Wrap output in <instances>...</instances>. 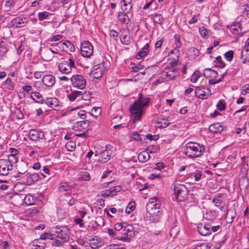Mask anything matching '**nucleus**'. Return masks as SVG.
I'll return each mask as SVG.
<instances>
[{
    "label": "nucleus",
    "instance_id": "nucleus-1",
    "mask_svg": "<svg viewBox=\"0 0 249 249\" xmlns=\"http://www.w3.org/2000/svg\"><path fill=\"white\" fill-rule=\"evenodd\" d=\"M150 102L149 98H143L141 95L136 100L130 108V112L133 117L134 122L140 121L143 113V108L148 106Z\"/></svg>",
    "mask_w": 249,
    "mask_h": 249
},
{
    "label": "nucleus",
    "instance_id": "nucleus-2",
    "mask_svg": "<svg viewBox=\"0 0 249 249\" xmlns=\"http://www.w3.org/2000/svg\"><path fill=\"white\" fill-rule=\"evenodd\" d=\"M203 145L195 142H189L185 144L183 154L191 159L200 157L205 152Z\"/></svg>",
    "mask_w": 249,
    "mask_h": 249
},
{
    "label": "nucleus",
    "instance_id": "nucleus-3",
    "mask_svg": "<svg viewBox=\"0 0 249 249\" xmlns=\"http://www.w3.org/2000/svg\"><path fill=\"white\" fill-rule=\"evenodd\" d=\"M160 205V200L158 197L150 198L146 206V211L153 216L160 215L161 213Z\"/></svg>",
    "mask_w": 249,
    "mask_h": 249
},
{
    "label": "nucleus",
    "instance_id": "nucleus-4",
    "mask_svg": "<svg viewBox=\"0 0 249 249\" xmlns=\"http://www.w3.org/2000/svg\"><path fill=\"white\" fill-rule=\"evenodd\" d=\"M52 232L54 233V238H63L65 240H69L70 232L67 226H56L52 228Z\"/></svg>",
    "mask_w": 249,
    "mask_h": 249
},
{
    "label": "nucleus",
    "instance_id": "nucleus-5",
    "mask_svg": "<svg viewBox=\"0 0 249 249\" xmlns=\"http://www.w3.org/2000/svg\"><path fill=\"white\" fill-rule=\"evenodd\" d=\"M174 191L177 199L179 201H182L187 197L189 191L184 185H176Z\"/></svg>",
    "mask_w": 249,
    "mask_h": 249
},
{
    "label": "nucleus",
    "instance_id": "nucleus-6",
    "mask_svg": "<svg viewBox=\"0 0 249 249\" xmlns=\"http://www.w3.org/2000/svg\"><path fill=\"white\" fill-rule=\"evenodd\" d=\"M71 80L73 87L80 89H83L85 88L86 80L83 76L80 74H75L71 78Z\"/></svg>",
    "mask_w": 249,
    "mask_h": 249
},
{
    "label": "nucleus",
    "instance_id": "nucleus-7",
    "mask_svg": "<svg viewBox=\"0 0 249 249\" xmlns=\"http://www.w3.org/2000/svg\"><path fill=\"white\" fill-rule=\"evenodd\" d=\"M93 53V46L88 41H85L81 44V53L84 57H89Z\"/></svg>",
    "mask_w": 249,
    "mask_h": 249
},
{
    "label": "nucleus",
    "instance_id": "nucleus-8",
    "mask_svg": "<svg viewBox=\"0 0 249 249\" xmlns=\"http://www.w3.org/2000/svg\"><path fill=\"white\" fill-rule=\"evenodd\" d=\"M58 68L61 72L68 74L71 72L72 68H75V63L71 59H69L68 61H64L60 63Z\"/></svg>",
    "mask_w": 249,
    "mask_h": 249
},
{
    "label": "nucleus",
    "instance_id": "nucleus-9",
    "mask_svg": "<svg viewBox=\"0 0 249 249\" xmlns=\"http://www.w3.org/2000/svg\"><path fill=\"white\" fill-rule=\"evenodd\" d=\"M29 136L30 139L33 141H36L45 138L44 132L37 129H31L29 132Z\"/></svg>",
    "mask_w": 249,
    "mask_h": 249
},
{
    "label": "nucleus",
    "instance_id": "nucleus-10",
    "mask_svg": "<svg viewBox=\"0 0 249 249\" xmlns=\"http://www.w3.org/2000/svg\"><path fill=\"white\" fill-rule=\"evenodd\" d=\"M87 238L89 241L91 242L90 246L92 249H98L104 246L102 239L97 235L89 236Z\"/></svg>",
    "mask_w": 249,
    "mask_h": 249
},
{
    "label": "nucleus",
    "instance_id": "nucleus-11",
    "mask_svg": "<svg viewBox=\"0 0 249 249\" xmlns=\"http://www.w3.org/2000/svg\"><path fill=\"white\" fill-rule=\"evenodd\" d=\"M111 155L110 145H107L106 150L101 153L99 161L102 163H106L110 160Z\"/></svg>",
    "mask_w": 249,
    "mask_h": 249
},
{
    "label": "nucleus",
    "instance_id": "nucleus-12",
    "mask_svg": "<svg viewBox=\"0 0 249 249\" xmlns=\"http://www.w3.org/2000/svg\"><path fill=\"white\" fill-rule=\"evenodd\" d=\"M45 104L55 110H59L61 108L58 100L56 98H49L45 101Z\"/></svg>",
    "mask_w": 249,
    "mask_h": 249
},
{
    "label": "nucleus",
    "instance_id": "nucleus-13",
    "mask_svg": "<svg viewBox=\"0 0 249 249\" xmlns=\"http://www.w3.org/2000/svg\"><path fill=\"white\" fill-rule=\"evenodd\" d=\"M169 121V116L161 115L158 118L156 123L158 124L159 127L164 128L167 127L170 124Z\"/></svg>",
    "mask_w": 249,
    "mask_h": 249
},
{
    "label": "nucleus",
    "instance_id": "nucleus-14",
    "mask_svg": "<svg viewBox=\"0 0 249 249\" xmlns=\"http://www.w3.org/2000/svg\"><path fill=\"white\" fill-rule=\"evenodd\" d=\"M163 72L165 73V76L168 80H172L179 74L178 71L177 69L170 68L168 66L165 67Z\"/></svg>",
    "mask_w": 249,
    "mask_h": 249
},
{
    "label": "nucleus",
    "instance_id": "nucleus-15",
    "mask_svg": "<svg viewBox=\"0 0 249 249\" xmlns=\"http://www.w3.org/2000/svg\"><path fill=\"white\" fill-rule=\"evenodd\" d=\"M26 177V184L29 185H32L35 182L38 181L40 178V176L37 173H27L25 175Z\"/></svg>",
    "mask_w": 249,
    "mask_h": 249
},
{
    "label": "nucleus",
    "instance_id": "nucleus-16",
    "mask_svg": "<svg viewBox=\"0 0 249 249\" xmlns=\"http://www.w3.org/2000/svg\"><path fill=\"white\" fill-rule=\"evenodd\" d=\"M26 19V18L23 16L16 17L12 20L11 25L15 27L23 26L27 23Z\"/></svg>",
    "mask_w": 249,
    "mask_h": 249
},
{
    "label": "nucleus",
    "instance_id": "nucleus-17",
    "mask_svg": "<svg viewBox=\"0 0 249 249\" xmlns=\"http://www.w3.org/2000/svg\"><path fill=\"white\" fill-rule=\"evenodd\" d=\"M211 225L200 224L197 226L198 232L203 236H208L210 234Z\"/></svg>",
    "mask_w": 249,
    "mask_h": 249
},
{
    "label": "nucleus",
    "instance_id": "nucleus-18",
    "mask_svg": "<svg viewBox=\"0 0 249 249\" xmlns=\"http://www.w3.org/2000/svg\"><path fill=\"white\" fill-rule=\"evenodd\" d=\"M89 124V122L88 120L77 121L73 125L72 129L74 130H81L87 128Z\"/></svg>",
    "mask_w": 249,
    "mask_h": 249
},
{
    "label": "nucleus",
    "instance_id": "nucleus-19",
    "mask_svg": "<svg viewBox=\"0 0 249 249\" xmlns=\"http://www.w3.org/2000/svg\"><path fill=\"white\" fill-rule=\"evenodd\" d=\"M42 82L46 86L51 87L55 83V77L53 75H45L42 78Z\"/></svg>",
    "mask_w": 249,
    "mask_h": 249
},
{
    "label": "nucleus",
    "instance_id": "nucleus-20",
    "mask_svg": "<svg viewBox=\"0 0 249 249\" xmlns=\"http://www.w3.org/2000/svg\"><path fill=\"white\" fill-rule=\"evenodd\" d=\"M107 233L112 238L117 239L119 240L125 241V242H129L130 238L127 237L126 236H119L118 235V233L116 232H114L112 229H108L107 230Z\"/></svg>",
    "mask_w": 249,
    "mask_h": 249
},
{
    "label": "nucleus",
    "instance_id": "nucleus-21",
    "mask_svg": "<svg viewBox=\"0 0 249 249\" xmlns=\"http://www.w3.org/2000/svg\"><path fill=\"white\" fill-rule=\"evenodd\" d=\"M134 228L131 225H129L127 223H124L123 230H122V233L124 235L131 236L133 233Z\"/></svg>",
    "mask_w": 249,
    "mask_h": 249
},
{
    "label": "nucleus",
    "instance_id": "nucleus-22",
    "mask_svg": "<svg viewBox=\"0 0 249 249\" xmlns=\"http://www.w3.org/2000/svg\"><path fill=\"white\" fill-rule=\"evenodd\" d=\"M207 89L209 90V92L205 93V92L203 90H202L199 87H197L196 89L195 94L199 98L202 99H207L211 95L210 89H209L208 88Z\"/></svg>",
    "mask_w": 249,
    "mask_h": 249
},
{
    "label": "nucleus",
    "instance_id": "nucleus-23",
    "mask_svg": "<svg viewBox=\"0 0 249 249\" xmlns=\"http://www.w3.org/2000/svg\"><path fill=\"white\" fill-rule=\"evenodd\" d=\"M209 130L213 133H220L223 130V127L220 123H214L209 126Z\"/></svg>",
    "mask_w": 249,
    "mask_h": 249
},
{
    "label": "nucleus",
    "instance_id": "nucleus-24",
    "mask_svg": "<svg viewBox=\"0 0 249 249\" xmlns=\"http://www.w3.org/2000/svg\"><path fill=\"white\" fill-rule=\"evenodd\" d=\"M236 215V212L234 209H229L227 210L226 219L228 223H231Z\"/></svg>",
    "mask_w": 249,
    "mask_h": 249
},
{
    "label": "nucleus",
    "instance_id": "nucleus-25",
    "mask_svg": "<svg viewBox=\"0 0 249 249\" xmlns=\"http://www.w3.org/2000/svg\"><path fill=\"white\" fill-rule=\"evenodd\" d=\"M149 53V44L146 43L137 53V59H140L145 56Z\"/></svg>",
    "mask_w": 249,
    "mask_h": 249
},
{
    "label": "nucleus",
    "instance_id": "nucleus-26",
    "mask_svg": "<svg viewBox=\"0 0 249 249\" xmlns=\"http://www.w3.org/2000/svg\"><path fill=\"white\" fill-rule=\"evenodd\" d=\"M92 74L94 79H99L101 78L103 75V70L102 68L98 66H95L94 69L92 71Z\"/></svg>",
    "mask_w": 249,
    "mask_h": 249
},
{
    "label": "nucleus",
    "instance_id": "nucleus-27",
    "mask_svg": "<svg viewBox=\"0 0 249 249\" xmlns=\"http://www.w3.org/2000/svg\"><path fill=\"white\" fill-rule=\"evenodd\" d=\"M203 74L206 77H211L212 78H215L218 76L217 72L211 68L205 69Z\"/></svg>",
    "mask_w": 249,
    "mask_h": 249
},
{
    "label": "nucleus",
    "instance_id": "nucleus-28",
    "mask_svg": "<svg viewBox=\"0 0 249 249\" xmlns=\"http://www.w3.org/2000/svg\"><path fill=\"white\" fill-rule=\"evenodd\" d=\"M241 58L243 63L249 61V48L244 47L241 53Z\"/></svg>",
    "mask_w": 249,
    "mask_h": 249
},
{
    "label": "nucleus",
    "instance_id": "nucleus-29",
    "mask_svg": "<svg viewBox=\"0 0 249 249\" xmlns=\"http://www.w3.org/2000/svg\"><path fill=\"white\" fill-rule=\"evenodd\" d=\"M150 158V155L146 151H143L140 153L138 156V159L141 162H145Z\"/></svg>",
    "mask_w": 249,
    "mask_h": 249
},
{
    "label": "nucleus",
    "instance_id": "nucleus-30",
    "mask_svg": "<svg viewBox=\"0 0 249 249\" xmlns=\"http://www.w3.org/2000/svg\"><path fill=\"white\" fill-rule=\"evenodd\" d=\"M128 13H125L124 12H120L118 15V18L122 23L127 24L129 21V17L127 15Z\"/></svg>",
    "mask_w": 249,
    "mask_h": 249
},
{
    "label": "nucleus",
    "instance_id": "nucleus-31",
    "mask_svg": "<svg viewBox=\"0 0 249 249\" xmlns=\"http://www.w3.org/2000/svg\"><path fill=\"white\" fill-rule=\"evenodd\" d=\"M31 97L33 100L38 103H43L44 100L42 95L37 92L32 91L31 92Z\"/></svg>",
    "mask_w": 249,
    "mask_h": 249
},
{
    "label": "nucleus",
    "instance_id": "nucleus-32",
    "mask_svg": "<svg viewBox=\"0 0 249 249\" xmlns=\"http://www.w3.org/2000/svg\"><path fill=\"white\" fill-rule=\"evenodd\" d=\"M52 245L53 247H61L63 246L66 243L68 242V240H64L63 238H55L53 240Z\"/></svg>",
    "mask_w": 249,
    "mask_h": 249
},
{
    "label": "nucleus",
    "instance_id": "nucleus-33",
    "mask_svg": "<svg viewBox=\"0 0 249 249\" xmlns=\"http://www.w3.org/2000/svg\"><path fill=\"white\" fill-rule=\"evenodd\" d=\"M37 240H34L32 243L29 244L28 247L30 249H44L46 243H41V245H37Z\"/></svg>",
    "mask_w": 249,
    "mask_h": 249
},
{
    "label": "nucleus",
    "instance_id": "nucleus-34",
    "mask_svg": "<svg viewBox=\"0 0 249 249\" xmlns=\"http://www.w3.org/2000/svg\"><path fill=\"white\" fill-rule=\"evenodd\" d=\"M3 86H5V88L10 90H12L15 88V83L12 81V79L8 78L3 82Z\"/></svg>",
    "mask_w": 249,
    "mask_h": 249
},
{
    "label": "nucleus",
    "instance_id": "nucleus-35",
    "mask_svg": "<svg viewBox=\"0 0 249 249\" xmlns=\"http://www.w3.org/2000/svg\"><path fill=\"white\" fill-rule=\"evenodd\" d=\"M72 188V186L71 185H70L68 182H64L60 184L59 190L60 192H64L71 190Z\"/></svg>",
    "mask_w": 249,
    "mask_h": 249
},
{
    "label": "nucleus",
    "instance_id": "nucleus-36",
    "mask_svg": "<svg viewBox=\"0 0 249 249\" xmlns=\"http://www.w3.org/2000/svg\"><path fill=\"white\" fill-rule=\"evenodd\" d=\"M121 7L123 11L129 13L132 8L131 2L121 1Z\"/></svg>",
    "mask_w": 249,
    "mask_h": 249
},
{
    "label": "nucleus",
    "instance_id": "nucleus-37",
    "mask_svg": "<svg viewBox=\"0 0 249 249\" xmlns=\"http://www.w3.org/2000/svg\"><path fill=\"white\" fill-rule=\"evenodd\" d=\"M54 233L52 232V229H51V232H45L42 233L40 236L39 239L40 240H46V239H51L53 240L54 237L53 235Z\"/></svg>",
    "mask_w": 249,
    "mask_h": 249
},
{
    "label": "nucleus",
    "instance_id": "nucleus-38",
    "mask_svg": "<svg viewBox=\"0 0 249 249\" xmlns=\"http://www.w3.org/2000/svg\"><path fill=\"white\" fill-rule=\"evenodd\" d=\"M62 44L63 49H68L71 52H73L75 50L74 46L69 41L63 42Z\"/></svg>",
    "mask_w": 249,
    "mask_h": 249
},
{
    "label": "nucleus",
    "instance_id": "nucleus-39",
    "mask_svg": "<svg viewBox=\"0 0 249 249\" xmlns=\"http://www.w3.org/2000/svg\"><path fill=\"white\" fill-rule=\"evenodd\" d=\"M222 196V194L219 193L214 197L213 202L214 204L216 207H218L220 206V205L222 202V201L221 199Z\"/></svg>",
    "mask_w": 249,
    "mask_h": 249
},
{
    "label": "nucleus",
    "instance_id": "nucleus-40",
    "mask_svg": "<svg viewBox=\"0 0 249 249\" xmlns=\"http://www.w3.org/2000/svg\"><path fill=\"white\" fill-rule=\"evenodd\" d=\"M0 165L3 168L7 169L9 170H12L13 165L7 161V160L1 159L0 160Z\"/></svg>",
    "mask_w": 249,
    "mask_h": 249
},
{
    "label": "nucleus",
    "instance_id": "nucleus-41",
    "mask_svg": "<svg viewBox=\"0 0 249 249\" xmlns=\"http://www.w3.org/2000/svg\"><path fill=\"white\" fill-rule=\"evenodd\" d=\"M7 43L5 41L0 40V55L2 56L7 52Z\"/></svg>",
    "mask_w": 249,
    "mask_h": 249
},
{
    "label": "nucleus",
    "instance_id": "nucleus-42",
    "mask_svg": "<svg viewBox=\"0 0 249 249\" xmlns=\"http://www.w3.org/2000/svg\"><path fill=\"white\" fill-rule=\"evenodd\" d=\"M120 40L123 44L128 45L130 43V37L128 35H122Z\"/></svg>",
    "mask_w": 249,
    "mask_h": 249
},
{
    "label": "nucleus",
    "instance_id": "nucleus-43",
    "mask_svg": "<svg viewBox=\"0 0 249 249\" xmlns=\"http://www.w3.org/2000/svg\"><path fill=\"white\" fill-rule=\"evenodd\" d=\"M24 202L28 205H33L35 203V199L31 195H26L24 199Z\"/></svg>",
    "mask_w": 249,
    "mask_h": 249
},
{
    "label": "nucleus",
    "instance_id": "nucleus-44",
    "mask_svg": "<svg viewBox=\"0 0 249 249\" xmlns=\"http://www.w3.org/2000/svg\"><path fill=\"white\" fill-rule=\"evenodd\" d=\"M192 176L195 178L196 181H198L201 179L203 173L202 171L196 170L195 172L192 173Z\"/></svg>",
    "mask_w": 249,
    "mask_h": 249
},
{
    "label": "nucleus",
    "instance_id": "nucleus-45",
    "mask_svg": "<svg viewBox=\"0 0 249 249\" xmlns=\"http://www.w3.org/2000/svg\"><path fill=\"white\" fill-rule=\"evenodd\" d=\"M153 20L155 23L161 24L163 21V18L160 14H154Z\"/></svg>",
    "mask_w": 249,
    "mask_h": 249
},
{
    "label": "nucleus",
    "instance_id": "nucleus-46",
    "mask_svg": "<svg viewBox=\"0 0 249 249\" xmlns=\"http://www.w3.org/2000/svg\"><path fill=\"white\" fill-rule=\"evenodd\" d=\"M81 93V91H74L73 92H72L70 94H69L68 95V97L69 99V100L71 101H73L75 100V99L77 97L79 96Z\"/></svg>",
    "mask_w": 249,
    "mask_h": 249
},
{
    "label": "nucleus",
    "instance_id": "nucleus-47",
    "mask_svg": "<svg viewBox=\"0 0 249 249\" xmlns=\"http://www.w3.org/2000/svg\"><path fill=\"white\" fill-rule=\"evenodd\" d=\"M15 154H12L8 157L7 161L10 163L12 165L13 163H16L18 161V159Z\"/></svg>",
    "mask_w": 249,
    "mask_h": 249
},
{
    "label": "nucleus",
    "instance_id": "nucleus-48",
    "mask_svg": "<svg viewBox=\"0 0 249 249\" xmlns=\"http://www.w3.org/2000/svg\"><path fill=\"white\" fill-rule=\"evenodd\" d=\"M212 245L210 243H204L199 246H197L193 249H209L211 248Z\"/></svg>",
    "mask_w": 249,
    "mask_h": 249
},
{
    "label": "nucleus",
    "instance_id": "nucleus-49",
    "mask_svg": "<svg viewBox=\"0 0 249 249\" xmlns=\"http://www.w3.org/2000/svg\"><path fill=\"white\" fill-rule=\"evenodd\" d=\"M230 30L233 34H239L241 31V28H240V25L238 24V26L237 25H231L230 28Z\"/></svg>",
    "mask_w": 249,
    "mask_h": 249
},
{
    "label": "nucleus",
    "instance_id": "nucleus-50",
    "mask_svg": "<svg viewBox=\"0 0 249 249\" xmlns=\"http://www.w3.org/2000/svg\"><path fill=\"white\" fill-rule=\"evenodd\" d=\"M135 207L134 202H129L125 209V212L128 214L130 213L134 210Z\"/></svg>",
    "mask_w": 249,
    "mask_h": 249
},
{
    "label": "nucleus",
    "instance_id": "nucleus-51",
    "mask_svg": "<svg viewBox=\"0 0 249 249\" xmlns=\"http://www.w3.org/2000/svg\"><path fill=\"white\" fill-rule=\"evenodd\" d=\"M15 4V0H6L5 7L7 11H9L12 7Z\"/></svg>",
    "mask_w": 249,
    "mask_h": 249
},
{
    "label": "nucleus",
    "instance_id": "nucleus-52",
    "mask_svg": "<svg viewBox=\"0 0 249 249\" xmlns=\"http://www.w3.org/2000/svg\"><path fill=\"white\" fill-rule=\"evenodd\" d=\"M50 15L49 12L44 11L38 13V19L40 21H42L44 19L47 18Z\"/></svg>",
    "mask_w": 249,
    "mask_h": 249
},
{
    "label": "nucleus",
    "instance_id": "nucleus-53",
    "mask_svg": "<svg viewBox=\"0 0 249 249\" xmlns=\"http://www.w3.org/2000/svg\"><path fill=\"white\" fill-rule=\"evenodd\" d=\"M81 178L85 181H89L90 179L89 174L87 171L81 172Z\"/></svg>",
    "mask_w": 249,
    "mask_h": 249
},
{
    "label": "nucleus",
    "instance_id": "nucleus-54",
    "mask_svg": "<svg viewBox=\"0 0 249 249\" xmlns=\"http://www.w3.org/2000/svg\"><path fill=\"white\" fill-rule=\"evenodd\" d=\"M233 54H234V53L232 51H229L226 52L224 54V56H225V59L228 61H229V62L231 61L233 59Z\"/></svg>",
    "mask_w": 249,
    "mask_h": 249
},
{
    "label": "nucleus",
    "instance_id": "nucleus-55",
    "mask_svg": "<svg viewBox=\"0 0 249 249\" xmlns=\"http://www.w3.org/2000/svg\"><path fill=\"white\" fill-rule=\"evenodd\" d=\"M199 30L200 34L203 38H207L208 37V31L205 27H201Z\"/></svg>",
    "mask_w": 249,
    "mask_h": 249
},
{
    "label": "nucleus",
    "instance_id": "nucleus-56",
    "mask_svg": "<svg viewBox=\"0 0 249 249\" xmlns=\"http://www.w3.org/2000/svg\"><path fill=\"white\" fill-rule=\"evenodd\" d=\"M66 147L68 151H73L75 148V143L72 142H69L66 143Z\"/></svg>",
    "mask_w": 249,
    "mask_h": 249
},
{
    "label": "nucleus",
    "instance_id": "nucleus-57",
    "mask_svg": "<svg viewBox=\"0 0 249 249\" xmlns=\"http://www.w3.org/2000/svg\"><path fill=\"white\" fill-rule=\"evenodd\" d=\"M101 112V108L100 107H94L91 110V114L96 117L100 114Z\"/></svg>",
    "mask_w": 249,
    "mask_h": 249
},
{
    "label": "nucleus",
    "instance_id": "nucleus-58",
    "mask_svg": "<svg viewBox=\"0 0 249 249\" xmlns=\"http://www.w3.org/2000/svg\"><path fill=\"white\" fill-rule=\"evenodd\" d=\"M216 107L219 110L223 111L225 110L226 108L225 103L222 100H220L217 103Z\"/></svg>",
    "mask_w": 249,
    "mask_h": 249
},
{
    "label": "nucleus",
    "instance_id": "nucleus-59",
    "mask_svg": "<svg viewBox=\"0 0 249 249\" xmlns=\"http://www.w3.org/2000/svg\"><path fill=\"white\" fill-rule=\"evenodd\" d=\"M199 77V72L196 71L193 73L191 78V81L192 83H196Z\"/></svg>",
    "mask_w": 249,
    "mask_h": 249
},
{
    "label": "nucleus",
    "instance_id": "nucleus-60",
    "mask_svg": "<svg viewBox=\"0 0 249 249\" xmlns=\"http://www.w3.org/2000/svg\"><path fill=\"white\" fill-rule=\"evenodd\" d=\"M143 68V66L142 65H139L138 66H135L132 67L131 68V72H136L139 71L140 70H142Z\"/></svg>",
    "mask_w": 249,
    "mask_h": 249
},
{
    "label": "nucleus",
    "instance_id": "nucleus-61",
    "mask_svg": "<svg viewBox=\"0 0 249 249\" xmlns=\"http://www.w3.org/2000/svg\"><path fill=\"white\" fill-rule=\"evenodd\" d=\"M189 52L191 53H193L194 57H196L199 55V51L196 48H191L189 49Z\"/></svg>",
    "mask_w": 249,
    "mask_h": 249
},
{
    "label": "nucleus",
    "instance_id": "nucleus-62",
    "mask_svg": "<svg viewBox=\"0 0 249 249\" xmlns=\"http://www.w3.org/2000/svg\"><path fill=\"white\" fill-rule=\"evenodd\" d=\"M241 93L242 95H246L247 93H249V84H246L243 86Z\"/></svg>",
    "mask_w": 249,
    "mask_h": 249
},
{
    "label": "nucleus",
    "instance_id": "nucleus-63",
    "mask_svg": "<svg viewBox=\"0 0 249 249\" xmlns=\"http://www.w3.org/2000/svg\"><path fill=\"white\" fill-rule=\"evenodd\" d=\"M10 170L3 168L0 165V176H6L8 174Z\"/></svg>",
    "mask_w": 249,
    "mask_h": 249
},
{
    "label": "nucleus",
    "instance_id": "nucleus-64",
    "mask_svg": "<svg viewBox=\"0 0 249 249\" xmlns=\"http://www.w3.org/2000/svg\"><path fill=\"white\" fill-rule=\"evenodd\" d=\"M131 137L136 141H142V138L140 135L136 132H134L132 134Z\"/></svg>",
    "mask_w": 249,
    "mask_h": 249
}]
</instances>
